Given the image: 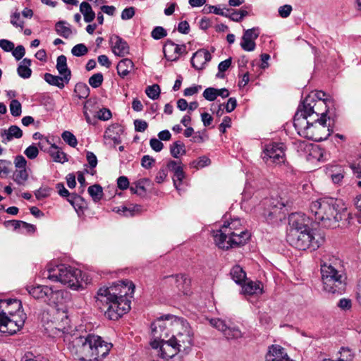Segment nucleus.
Here are the masks:
<instances>
[{"label": "nucleus", "instance_id": "f257e3e1", "mask_svg": "<svg viewBox=\"0 0 361 361\" xmlns=\"http://www.w3.org/2000/svg\"><path fill=\"white\" fill-rule=\"evenodd\" d=\"M59 318L61 322L54 326V334L62 333L68 350L76 359L80 361H96L109 355L113 347L111 343L95 334L82 335L72 330L70 320L64 313L59 314Z\"/></svg>", "mask_w": 361, "mask_h": 361}, {"label": "nucleus", "instance_id": "f03ea898", "mask_svg": "<svg viewBox=\"0 0 361 361\" xmlns=\"http://www.w3.org/2000/svg\"><path fill=\"white\" fill-rule=\"evenodd\" d=\"M135 285L129 281H122L109 287L100 288L96 302L105 316L111 320H118L130 310V299Z\"/></svg>", "mask_w": 361, "mask_h": 361}, {"label": "nucleus", "instance_id": "7ed1b4c3", "mask_svg": "<svg viewBox=\"0 0 361 361\" xmlns=\"http://www.w3.org/2000/svg\"><path fill=\"white\" fill-rule=\"evenodd\" d=\"M314 221L321 227L335 228L339 222L350 219L346 206L341 201L332 197H322L313 201L310 206Z\"/></svg>", "mask_w": 361, "mask_h": 361}, {"label": "nucleus", "instance_id": "20e7f679", "mask_svg": "<svg viewBox=\"0 0 361 361\" xmlns=\"http://www.w3.org/2000/svg\"><path fill=\"white\" fill-rule=\"evenodd\" d=\"M293 125L300 136L315 142L327 139L332 132L329 125L326 124L325 112L298 111Z\"/></svg>", "mask_w": 361, "mask_h": 361}, {"label": "nucleus", "instance_id": "39448f33", "mask_svg": "<svg viewBox=\"0 0 361 361\" xmlns=\"http://www.w3.org/2000/svg\"><path fill=\"white\" fill-rule=\"evenodd\" d=\"M321 274L325 291L340 294L343 291L346 276L341 259L334 255H324L321 261Z\"/></svg>", "mask_w": 361, "mask_h": 361}, {"label": "nucleus", "instance_id": "423d86ee", "mask_svg": "<svg viewBox=\"0 0 361 361\" xmlns=\"http://www.w3.org/2000/svg\"><path fill=\"white\" fill-rule=\"evenodd\" d=\"M21 307L19 300H0V332L13 334L23 326L26 315Z\"/></svg>", "mask_w": 361, "mask_h": 361}, {"label": "nucleus", "instance_id": "0eeeda50", "mask_svg": "<svg viewBox=\"0 0 361 361\" xmlns=\"http://www.w3.org/2000/svg\"><path fill=\"white\" fill-rule=\"evenodd\" d=\"M44 276L53 281L66 285L73 290H78L83 286L82 271L66 264L49 263L47 266Z\"/></svg>", "mask_w": 361, "mask_h": 361}, {"label": "nucleus", "instance_id": "6e6552de", "mask_svg": "<svg viewBox=\"0 0 361 361\" xmlns=\"http://www.w3.org/2000/svg\"><path fill=\"white\" fill-rule=\"evenodd\" d=\"M250 237L249 232L242 226L238 230L230 231L227 228L219 229L213 233L215 244L221 249H228L233 246L245 244Z\"/></svg>", "mask_w": 361, "mask_h": 361}, {"label": "nucleus", "instance_id": "1a4fd4ad", "mask_svg": "<svg viewBox=\"0 0 361 361\" xmlns=\"http://www.w3.org/2000/svg\"><path fill=\"white\" fill-rule=\"evenodd\" d=\"M193 331L188 322L183 318L176 317L172 324L171 338L183 352H186L193 345Z\"/></svg>", "mask_w": 361, "mask_h": 361}, {"label": "nucleus", "instance_id": "9d476101", "mask_svg": "<svg viewBox=\"0 0 361 361\" xmlns=\"http://www.w3.org/2000/svg\"><path fill=\"white\" fill-rule=\"evenodd\" d=\"M288 241L291 245L298 250H305L307 249H312L314 250L319 247L324 239L320 236L316 238L311 230H304L303 231H294L293 232H289Z\"/></svg>", "mask_w": 361, "mask_h": 361}, {"label": "nucleus", "instance_id": "9b49d317", "mask_svg": "<svg viewBox=\"0 0 361 361\" xmlns=\"http://www.w3.org/2000/svg\"><path fill=\"white\" fill-rule=\"evenodd\" d=\"M176 316L165 315L157 319L151 325L152 336L153 340L150 345L154 349H157L159 341L167 338L172 331V324Z\"/></svg>", "mask_w": 361, "mask_h": 361}, {"label": "nucleus", "instance_id": "f8f14e48", "mask_svg": "<svg viewBox=\"0 0 361 361\" xmlns=\"http://www.w3.org/2000/svg\"><path fill=\"white\" fill-rule=\"evenodd\" d=\"M29 294L37 300H42L50 305L57 304L59 298L61 296L59 290H54L47 286L37 285L27 288Z\"/></svg>", "mask_w": 361, "mask_h": 361}, {"label": "nucleus", "instance_id": "ddd939ff", "mask_svg": "<svg viewBox=\"0 0 361 361\" xmlns=\"http://www.w3.org/2000/svg\"><path fill=\"white\" fill-rule=\"evenodd\" d=\"M262 158L267 164H280L283 163L285 161L283 144L273 142L266 145Z\"/></svg>", "mask_w": 361, "mask_h": 361}, {"label": "nucleus", "instance_id": "4468645a", "mask_svg": "<svg viewBox=\"0 0 361 361\" xmlns=\"http://www.w3.org/2000/svg\"><path fill=\"white\" fill-rule=\"evenodd\" d=\"M326 94L322 91L311 92L303 100L302 105L299 106L298 111L305 112H315L314 108L318 109L319 106L326 107L327 99L324 98Z\"/></svg>", "mask_w": 361, "mask_h": 361}, {"label": "nucleus", "instance_id": "2eb2a0df", "mask_svg": "<svg viewBox=\"0 0 361 361\" xmlns=\"http://www.w3.org/2000/svg\"><path fill=\"white\" fill-rule=\"evenodd\" d=\"M209 323L213 327L221 331L227 339H235L242 336L238 328L228 326L224 321L219 318L210 319Z\"/></svg>", "mask_w": 361, "mask_h": 361}, {"label": "nucleus", "instance_id": "dca6fc26", "mask_svg": "<svg viewBox=\"0 0 361 361\" xmlns=\"http://www.w3.org/2000/svg\"><path fill=\"white\" fill-rule=\"evenodd\" d=\"M159 356L162 359L169 360L173 357L178 353L181 352L171 338L169 340L160 341L157 348Z\"/></svg>", "mask_w": 361, "mask_h": 361}, {"label": "nucleus", "instance_id": "f3484780", "mask_svg": "<svg viewBox=\"0 0 361 361\" xmlns=\"http://www.w3.org/2000/svg\"><path fill=\"white\" fill-rule=\"evenodd\" d=\"M310 222V219L305 214H291L289 216L290 232H293L294 231H309L310 230L309 227Z\"/></svg>", "mask_w": 361, "mask_h": 361}, {"label": "nucleus", "instance_id": "a211bd4d", "mask_svg": "<svg viewBox=\"0 0 361 361\" xmlns=\"http://www.w3.org/2000/svg\"><path fill=\"white\" fill-rule=\"evenodd\" d=\"M186 52L185 44L178 45L172 41H167L164 47V54L168 61H175L179 59L181 54Z\"/></svg>", "mask_w": 361, "mask_h": 361}, {"label": "nucleus", "instance_id": "6ab92c4d", "mask_svg": "<svg viewBox=\"0 0 361 361\" xmlns=\"http://www.w3.org/2000/svg\"><path fill=\"white\" fill-rule=\"evenodd\" d=\"M167 169L173 173V185L178 190H180V186L183 180L185 178V173L181 163L174 160H170L167 163Z\"/></svg>", "mask_w": 361, "mask_h": 361}, {"label": "nucleus", "instance_id": "aec40b11", "mask_svg": "<svg viewBox=\"0 0 361 361\" xmlns=\"http://www.w3.org/2000/svg\"><path fill=\"white\" fill-rule=\"evenodd\" d=\"M211 59L212 56L209 51L202 49L193 54L191 59V64L196 70H202Z\"/></svg>", "mask_w": 361, "mask_h": 361}, {"label": "nucleus", "instance_id": "412c9836", "mask_svg": "<svg viewBox=\"0 0 361 361\" xmlns=\"http://www.w3.org/2000/svg\"><path fill=\"white\" fill-rule=\"evenodd\" d=\"M166 279L169 283H174L178 289L183 294L188 295L190 293V280L187 276L180 274L167 276Z\"/></svg>", "mask_w": 361, "mask_h": 361}, {"label": "nucleus", "instance_id": "4be33fe9", "mask_svg": "<svg viewBox=\"0 0 361 361\" xmlns=\"http://www.w3.org/2000/svg\"><path fill=\"white\" fill-rule=\"evenodd\" d=\"M111 42L112 51L115 55L123 57L129 54L130 48L128 43L120 37L116 36Z\"/></svg>", "mask_w": 361, "mask_h": 361}, {"label": "nucleus", "instance_id": "5701e85b", "mask_svg": "<svg viewBox=\"0 0 361 361\" xmlns=\"http://www.w3.org/2000/svg\"><path fill=\"white\" fill-rule=\"evenodd\" d=\"M23 136L22 130L17 126H11L8 129L4 130L1 133V142L7 144L13 139H19Z\"/></svg>", "mask_w": 361, "mask_h": 361}, {"label": "nucleus", "instance_id": "b1692460", "mask_svg": "<svg viewBox=\"0 0 361 361\" xmlns=\"http://www.w3.org/2000/svg\"><path fill=\"white\" fill-rule=\"evenodd\" d=\"M56 68L60 75L63 76L66 84H68L71 78V71L68 68L66 56L60 55L57 57Z\"/></svg>", "mask_w": 361, "mask_h": 361}, {"label": "nucleus", "instance_id": "393cba45", "mask_svg": "<svg viewBox=\"0 0 361 361\" xmlns=\"http://www.w3.org/2000/svg\"><path fill=\"white\" fill-rule=\"evenodd\" d=\"M287 355L285 349L281 345H271L269 347V350L266 355V361H278Z\"/></svg>", "mask_w": 361, "mask_h": 361}, {"label": "nucleus", "instance_id": "a878e982", "mask_svg": "<svg viewBox=\"0 0 361 361\" xmlns=\"http://www.w3.org/2000/svg\"><path fill=\"white\" fill-rule=\"evenodd\" d=\"M273 204L271 210L268 212L267 221L270 222L277 221L281 219V210L285 207V204L279 202L277 200H274L271 202Z\"/></svg>", "mask_w": 361, "mask_h": 361}, {"label": "nucleus", "instance_id": "bb28decb", "mask_svg": "<svg viewBox=\"0 0 361 361\" xmlns=\"http://www.w3.org/2000/svg\"><path fill=\"white\" fill-rule=\"evenodd\" d=\"M55 31L59 35L66 39L71 37L73 34L71 25L65 20L58 21L55 24Z\"/></svg>", "mask_w": 361, "mask_h": 361}, {"label": "nucleus", "instance_id": "cd10ccee", "mask_svg": "<svg viewBox=\"0 0 361 361\" xmlns=\"http://www.w3.org/2000/svg\"><path fill=\"white\" fill-rule=\"evenodd\" d=\"M133 68V62L127 58L121 60L116 66L118 74L123 78L127 76Z\"/></svg>", "mask_w": 361, "mask_h": 361}, {"label": "nucleus", "instance_id": "c85d7f7f", "mask_svg": "<svg viewBox=\"0 0 361 361\" xmlns=\"http://www.w3.org/2000/svg\"><path fill=\"white\" fill-rule=\"evenodd\" d=\"M48 153L55 162L64 163L68 161L66 154L55 144H51Z\"/></svg>", "mask_w": 361, "mask_h": 361}, {"label": "nucleus", "instance_id": "c756f323", "mask_svg": "<svg viewBox=\"0 0 361 361\" xmlns=\"http://www.w3.org/2000/svg\"><path fill=\"white\" fill-rule=\"evenodd\" d=\"M247 8H249L248 6H246L240 10L226 9L225 12H226V16H224L228 18L233 21L239 22L244 17H245L248 15L249 11L247 10Z\"/></svg>", "mask_w": 361, "mask_h": 361}, {"label": "nucleus", "instance_id": "7c9ffc66", "mask_svg": "<svg viewBox=\"0 0 361 361\" xmlns=\"http://www.w3.org/2000/svg\"><path fill=\"white\" fill-rule=\"evenodd\" d=\"M30 66L31 60L27 58L23 59L17 68L18 75L24 79L29 78L32 74V70L30 68Z\"/></svg>", "mask_w": 361, "mask_h": 361}, {"label": "nucleus", "instance_id": "2f4dec72", "mask_svg": "<svg viewBox=\"0 0 361 361\" xmlns=\"http://www.w3.org/2000/svg\"><path fill=\"white\" fill-rule=\"evenodd\" d=\"M243 290L245 294L258 295L262 293V284L259 281H249L243 286Z\"/></svg>", "mask_w": 361, "mask_h": 361}, {"label": "nucleus", "instance_id": "473e14b6", "mask_svg": "<svg viewBox=\"0 0 361 361\" xmlns=\"http://www.w3.org/2000/svg\"><path fill=\"white\" fill-rule=\"evenodd\" d=\"M44 79L48 84L56 86L59 89H63L65 86L66 82L63 75H54L47 73L44 74Z\"/></svg>", "mask_w": 361, "mask_h": 361}, {"label": "nucleus", "instance_id": "72a5a7b5", "mask_svg": "<svg viewBox=\"0 0 361 361\" xmlns=\"http://www.w3.org/2000/svg\"><path fill=\"white\" fill-rule=\"evenodd\" d=\"M80 11L83 15L84 20L86 23H91L95 18V13L91 6L86 1L80 4Z\"/></svg>", "mask_w": 361, "mask_h": 361}, {"label": "nucleus", "instance_id": "f704fd0d", "mask_svg": "<svg viewBox=\"0 0 361 361\" xmlns=\"http://www.w3.org/2000/svg\"><path fill=\"white\" fill-rule=\"evenodd\" d=\"M231 278L238 284H241L246 279V274L239 265L234 266L230 272Z\"/></svg>", "mask_w": 361, "mask_h": 361}, {"label": "nucleus", "instance_id": "c9c22d12", "mask_svg": "<svg viewBox=\"0 0 361 361\" xmlns=\"http://www.w3.org/2000/svg\"><path fill=\"white\" fill-rule=\"evenodd\" d=\"M170 152L173 157L179 158L180 156L185 154V147L183 142L178 140L170 146Z\"/></svg>", "mask_w": 361, "mask_h": 361}, {"label": "nucleus", "instance_id": "e433bc0d", "mask_svg": "<svg viewBox=\"0 0 361 361\" xmlns=\"http://www.w3.org/2000/svg\"><path fill=\"white\" fill-rule=\"evenodd\" d=\"M28 173L26 169H16L13 174V181L18 185H24L28 180Z\"/></svg>", "mask_w": 361, "mask_h": 361}, {"label": "nucleus", "instance_id": "4c0bfd02", "mask_svg": "<svg viewBox=\"0 0 361 361\" xmlns=\"http://www.w3.org/2000/svg\"><path fill=\"white\" fill-rule=\"evenodd\" d=\"M87 191L94 202H99L103 197V190L99 185L95 184L90 186Z\"/></svg>", "mask_w": 361, "mask_h": 361}, {"label": "nucleus", "instance_id": "58836bf2", "mask_svg": "<svg viewBox=\"0 0 361 361\" xmlns=\"http://www.w3.org/2000/svg\"><path fill=\"white\" fill-rule=\"evenodd\" d=\"M74 92L80 99L87 98L90 94L88 86L83 82H78L75 85Z\"/></svg>", "mask_w": 361, "mask_h": 361}, {"label": "nucleus", "instance_id": "ea45409f", "mask_svg": "<svg viewBox=\"0 0 361 361\" xmlns=\"http://www.w3.org/2000/svg\"><path fill=\"white\" fill-rule=\"evenodd\" d=\"M141 207L140 205H133L129 207H122L121 209L118 208L117 212L125 216H133L139 213Z\"/></svg>", "mask_w": 361, "mask_h": 361}, {"label": "nucleus", "instance_id": "a19ab883", "mask_svg": "<svg viewBox=\"0 0 361 361\" xmlns=\"http://www.w3.org/2000/svg\"><path fill=\"white\" fill-rule=\"evenodd\" d=\"M56 188L58 189V192L61 197H68L71 196V199H68V202L74 206V200L76 199H80V197L76 195L75 194L70 195L68 190L64 187L63 183H58L56 185Z\"/></svg>", "mask_w": 361, "mask_h": 361}, {"label": "nucleus", "instance_id": "79ce46f5", "mask_svg": "<svg viewBox=\"0 0 361 361\" xmlns=\"http://www.w3.org/2000/svg\"><path fill=\"white\" fill-rule=\"evenodd\" d=\"M232 63V58L229 57L228 59L220 62V63L218 66V73H216V76L218 78H224V73L226 71L229 67L231 66Z\"/></svg>", "mask_w": 361, "mask_h": 361}, {"label": "nucleus", "instance_id": "37998d69", "mask_svg": "<svg viewBox=\"0 0 361 361\" xmlns=\"http://www.w3.org/2000/svg\"><path fill=\"white\" fill-rule=\"evenodd\" d=\"M61 137L66 144L72 147H75L78 145L76 137L70 131H63Z\"/></svg>", "mask_w": 361, "mask_h": 361}, {"label": "nucleus", "instance_id": "c03bdc74", "mask_svg": "<svg viewBox=\"0 0 361 361\" xmlns=\"http://www.w3.org/2000/svg\"><path fill=\"white\" fill-rule=\"evenodd\" d=\"M160 87L159 85L154 84L151 86H148L145 90V93L152 99H157L159 97L160 94Z\"/></svg>", "mask_w": 361, "mask_h": 361}, {"label": "nucleus", "instance_id": "a18cd8bd", "mask_svg": "<svg viewBox=\"0 0 361 361\" xmlns=\"http://www.w3.org/2000/svg\"><path fill=\"white\" fill-rule=\"evenodd\" d=\"M11 162L5 159H0V177L6 178L11 171Z\"/></svg>", "mask_w": 361, "mask_h": 361}, {"label": "nucleus", "instance_id": "49530a36", "mask_svg": "<svg viewBox=\"0 0 361 361\" xmlns=\"http://www.w3.org/2000/svg\"><path fill=\"white\" fill-rule=\"evenodd\" d=\"M10 111L12 116L17 117L20 116L22 113V106L20 102L17 99L11 100L10 105Z\"/></svg>", "mask_w": 361, "mask_h": 361}, {"label": "nucleus", "instance_id": "de8ad7c7", "mask_svg": "<svg viewBox=\"0 0 361 361\" xmlns=\"http://www.w3.org/2000/svg\"><path fill=\"white\" fill-rule=\"evenodd\" d=\"M240 47L244 51H252L255 49L256 44L254 40L242 37Z\"/></svg>", "mask_w": 361, "mask_h": 361}, {"label": "nucleus", "instance_id": "09e8293b", "mask_svg": "<svg viewBox=\"0 0 361 361\" xmlns=\"http://www.w3.org/2000/svg\"><path fill=\"white\" fill-rule=\"evenodd\" d=\"M147 182L146 180H141L138 181L135 185H131L130 188V191L134 193L139 195H143L146 192V189L144 185V183Z\"/></svg>", "mask_w": 361, "mask_h": 361}, {"label": "nucleus", "instance_id": "8fccbe9b", "mask_svg": "<svg viewBox=\"0 0 361 361\" xmlns=\"http://www.w3.org/2000/svg\"><path fill=\"white\" fill-rule=\"evenodd\" d=\"M340 357L338 360L340 361H353L354 355L352 353L351 350L348 348H341L339 351Z\"/></svg>", "mask_w": 361, "mask_h": 361}, {"label": "nucleus", "instance_id": "3c124183", "mask_svg": "<svg viewBox=\"0 0 361 361\" xmlns=\"http://www.w3.org/2000/svg\"><path fill=\"white\" fill-rule=\"evenodd\" d=\"M103 80V75L101 73H97L92 75L88 82L93 88H97L102 84Z\"/></svg>", "mask_w": 361, "mask_h": 361}, {"label": "nucleus", "instance_id": "603ef678", "mask_svg": "<svg viewBox=\"0 0 361 361\" xmlns=\"http://www.w3.org/2000/svg\"><path fill=\"white\" fill-rule=\"evenodd\" d=\"M211 163L210 159L205 156H202L199 157L197 159L191 162L190 166L192 167L199 169V168H203L204 166H207L209 165Z\"/></svg>", "mask_w": 361, "mask_h": 361}, {"label": "nucleus", "instance_id": "864d4df0", "mask_svg": "<svg viewBox=\"0 0 361 361\" xmlns=\"http://www.w3.org/2000/svg\"><path fill=\"white\" fill-rule=\"evenodd\" d=\"M20 361H48V360L42 355H36L31 352H27L22 356Z\"/></svg>", "mask_w": 361, "mask_h": 361}, {"label": "nucleus", "instance_id": "5fc2aeb1", "mask_svg": "<svg viewBox=\"0 0 361 361\" xmlns=\"http://www.w3.org/2000/svg\"><path fill=\"white\" fill-rule=\"evenodd\" d=\"M88 52L87 47L84 44H78L71 49V53L75 56H82Z\"/></svg>", "mask_w": 361, "mask_h": 361}, {"label": "nucleus", "instance_id": "6e6d98bb", "mask_svg": "<svg viewBox=\"0 0 361 361\" xmlns=\"http://www.w3.org/2000/svg\"><path fill=\"white\" fill-rule=\"evenodd\" d=\"M217 89L214 87H208L203 92V97L205 99L212 102L217 98Z\"/></svg>", "mask_w": 361, "mask_h": 361}, {"label": "nucleus", "instance_id": "4d7b16f0", "mask_svg": "<svg viewBox=\"0 0 361 361\" xmlns=\"http://www.w3.org/2000/svg\"><path fill=\"white\" fill-rule=\"evenodd\" d=\"M25 156L30 159H35L39 154L38 147L34 145H30L24 151Z\"/></svg>", "mask_w": 361, "mask_h": 361}, {"label": "nucleus", "instance_id": "13d9d810", "mask_svg": "<svg viewBox=\"0 0 361 361\" xmlns=\"http://www.w3.org/2000/svg\"><path fill=\"white\" fill-rule=\"evenodd\" d=\"M242 226L240 219H232L230 222L224 223L220 229L227 228L230 231L238 230L239 227Z\"/></svg>", "mask_w": 361, "mask_h": 361}, {"label": "nucleus", "instance_id": "bf43d9fd", "mask_svg": "<svg viewBox=\"0 0 361 361\" xmlns=\"http://www.w3.org/2000/svg\"><path fill=\"white\" fill-rule=\"evenodd\" d=\"M51 189L49 187H41L35 192L37 200H42L50 195Z\"/></svg>", "mask_w": 361, "mask_h": 361}, {"label": "nucleus", "instance_id": "052dcab7", "mask_svg": "<svg viewBox=\"0 0 361 361\" xmlns=\"http://www.w3.org/2000/svg\"><path fill=\"white\" fill-rule=\"evenodd\" d=\"M152 37L155 39H160L166 36V30L160 26H157L152 31Z\"/></svg>", "mask_w": 361, "mask_h": 361}, {"label": "nucleus", "instance_id": "680f3d73", "mask_svg": "<svg viewBox=\"0 0 361 361\" xmlns=\"http://www.w3.org/2000/svg\"><path fill=\"white\" fill-rule=\"evenodd\" d=\"M16 169H26L27 161L22 155H18L14 159Z\"/></svg>", "mask_w": 361, "mask_h": 361}, {"label": "nucleus", "instance_id": "e2e57ef3", "mask_svg": "<svg viewBox=\"0 0 361 361\" xmlns=\"http://www.w3.org/2000/svg\"><path fill=\"white\" fill-rule=\"evenodd\" d=\"M111 112L109 109L103 108L97 112L96 116L102 121H108L111 118Z\"/></svg>", "mask_w": 361, "mask_h": 361}, {"label": "nucleus", "instance_id": "0e129e2a", "mask_svg": "<svg viewBox=\"0 0 361 361\" xmlns=\"http://www.w3.org/2000/svg\"><path fill=\"white\" fill-rule=\"evenodd\" d=\"M259 35V32L257 27H252L251 29H248L244 32L243 37H246L247 39H250L252 40H255Z\"/></svg>", "mask_w": 361, "mask_h": 361}, {"label": "nucleus", "instance_id": "69168bd1", "mask_svg": "<svg viewBox=\"0 0 361 361\" xmlns=\"http://www.w3.org/2000/svg\"><path fill=\"white\" fill-rule=\"evenodd\" d=\"M25 49L23 45H18L12 50V54L17 61L20 60L25 56Z\"/></svg>", "mask_w": 361, "mask_h": 361}, {"label": "nucleus", "instance_id": "338daca9", "mask_svg": "<svg viewBox=\"0 0 361 361\" xmlns=\"http://www.w3.org/2000/svg\"><path fill=\"white\" fill-rule=\"evenodd\" d=\"M0 47L6 52L12 51L14 49L15 45L13 42L8 39H0Z\"/></svg>", "mask_w": 361, "mask_h": 361}, {"label": "nucleus", "instance_id": "774afa93", "mask_svg": "<svg viewBox=\"0 0 361 361\" xmlns=\"http://www.w3.org/2000/svg\"><path fill=\"white\" fill-rule=\"evenodd\" d=\"M135 130L137 132H144L148 127L147 123L144 120L136 119L134 121Z\"/></svg>", "mask_w": 361, "mask_h": 361}]
</instances>
